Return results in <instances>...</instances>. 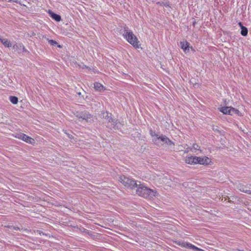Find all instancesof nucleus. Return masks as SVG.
<instances>
[{"instance_id":"nucleus-1","label":"nucleus","mask_w":251,"mask_h":251,"mask_svg":"<svg viewBox=\"0 0 251 251\" xmlns=\"http://www.w3.org/2000/svg\"><path fill=\"white\" fill-rule=\"evenodd\" d=\"M123 32L122 36L134 48H141L140 42L136 36L134 35L133 31L129 30L128 27L126 25L123 26Z\"/></svg>"},{"instance_id":"nucleus-2","label":"nucleus","mask_w":251,"mask_h":251,"mask_svg":"<svg viewBox=\"0 0 251 251\" xmlns=\"http://www.w3.org/2000/svg\"><path fill=\"white\" fill-rule=\"evenodd\" d=\"M101 118L105 120L106 126L110 129H119L121 128V124L117 119H114L112 114L106 111H102L100 114Z\"/></svg>"},{"instance_id":"nucleus-3","label":"nucleus","mask_w":251,"mask_h":251,"mask_svg":"<svg viewBox=\"0 0 251 251\" xmlns=\"http://www.w3.org/2000/svg\"><path fill=\"white\" fill-rule=\"evenodd\" d=\"M138 185L137 187V194L144 198H152L156 196L157 192L155 190L151 189L141 184L138 181Z\"/></svg>"},{"instance_id":"nucleus-4","label":"nucleus","mask_w":251,"mask_h":251,"mask_svg":"<svg viewBox=\"0 0 251 251\" xmlns=\"http://www.w3.org/2000/svg\"><path fill=\"white\" fill-rule=\"evenodd\" d=\"M152 142L158 147L165 144L168 146L171 150L175 149V143L163 134H160L158 137L153 139Z\"/></svg>"},{"instance_id":"nucleus-5","label":"nucleus","mask_w":251,"mask_h":251,"mask_svg":"<svg viewBox=\"0 0 251 251\" xmlns=\"http://www.w3.org/2000/svg\"><path fill=\"white\" fill-rule=\"evenodd\" d=\"M119 181L124 186L131 189L137 187L138 183L135 180L126 177L124 176H121L119 178Z\"/></svg>"},{"instance_id":"nucleus-6","label":"nucleus","mask_w":251,"mask_h":251,"mask_svg":"<svg viewBox=\"0 0 251 251\" xmlns=\"http://www.w3.org/2000/svg\"><path fill=\"white\" fill-rule=\"evenodd\" d=\"M12 49L20 54L22 52L25 55H28L30 54V52L25 48L22 43L14 42L13 44Z\"/></svg>"},{"instance_id":"nucleus-7","label":"nucleus","mask_w":251,"mask_h":251,"mask_svg":"<svg viewBox=\"0 0 251 251\" xmlns=\"http://www.w3.org/2000/svg\"><path fill=\"white\" fill-rule=\"evenodd\" d=\"M76 117L78 119L84 120L87 123H91L93 121V116L88 112L86 111H83L77 113L76 115Z\"/></svg>"},{"instance_id":"nucleus-8","label":"nucleus","mask_w":251,"mask_h":251,"mask_svg":"<svg viewBox=\"0 0 251 251\" xmlns=\"http://www.w3.org/2000/svg\"><path fill=\"white\" fill-rule=\"evenodd\" d=\"M219 111L225 115H232L231 112L236 113L237 109L231 106H223L218 108Z\"/></svg>"},{"instance_id":"nucleus-9","label":"nucleus","mask_w":251,"mask_h":251,"mask_svg":"<svg viewBox=\"0 0 251 251\" xmlns=\"http://www.w3.org/2000/svg\"><path fill=\"white\" fill-rule=\"evenodd\" d=\"M180 247L187 249H192L194 251H203V250L198 248L192 244L182 241Z\"/></svg>"},{"instance_id":"nucleus-10","label":"nucleus","mask_w":251,"mask_h":251,"mask_svg":"<svg viewBox=\"0 0 251 251\" xmlns=\"http://www.w3.org/2000/svg\"><path fill=\"white\" fill-rule=\"evenodd\" d=\"M180 47L185 53L189 52L190 49H191L192 50H194L193 47L191 46L190 44L187 41H180Z\"/></svg>"},{"instance_id":"nucleus-11","label":"nucleus","mask_w":251,"mask_h":251,"mask_svg":"<svg viewBox=\"0 0 251 251\" xmlns=\"http://www.w3.org/2000/svg\"><path fill=\"white\" fill-rule=\"evenodd\" d=\"M197 164L203 165H208L210 164L211 161L210 158L207 156L204 157H198L197 156Z\"/></svg>"},{"instance_id":"nucleus-12","label":"nucleus","mask_w":251,"mask_h":251,"mask_svg":"<svg viewBox=\"0 0 251 251\" xmlns=\"http://www.w3.org/2000/svg\"><path fill=\"white\" fill-rule=\"evenodd\" d=\"M47 12L50 17L54 21L58 22L61 21V17L60 15L54 13L50 9H49Z\"/></svg>"},{"instance_id":"nucleus-13","label":"nucleus","mask_w":251,"mask_h":251,"mask_svg":"<svg viewBox=\"0 0 251 251\" xmlns=\"http://www.w3.org/2000/svg\"><path fill=\"white\" fill-rule=\"evenodd\" d=\"M197 156H187L185 158V162L187 164L190 165H194L197 164Z\"/></svg>"},{"instance_id":"nucleus-14","label":"nucleus","mask_w":251,"mask_h":251,"mask_svg":"<svg viewBox=\"0 0 251 251\" xmlns=\"http://www.w3.org/2000/svg\"><path fill=\"white\" fill-rule=\"evenodd\" d=\"M0 42L1 43V44L4 46L5 48H12L13 44H12V43L9 40H8V39L6 38H4L1 36H0Z\"/></svg>"},{"instance_id":"nucleus-15","label":"nucleus","mask_w":251,"mask_h":251,"mask_svg":"<svg viewBox=\"0 0 251 251\" xmlns=\"http://www.w3.org/2000/svg\"><path fill=\"white\" fill-rule=\"evenodd\" d=\"M238 25L241 28V32H240L241 34L243 36H247L248 34V28L246 27V26H245L243 25L242 23L241 22H239L238 23Z\"/></svg>"},{"instance_id":"nucleus-16","label":"nucleus","mask_w":251,"mask_h":251,"mask_svg":"<svg viewBox=\"0 0 251 251\" xmlns=\"http://www.w3.org/2000/svg\"><path fill=\"white\" fill-rule=\"evenodd\" d=\"M94 86L95 90L97 91L101 92L106 90V88L100 82H95Z\"/></svg>"},{"instance_id":"nucleus-17","label":"nucleus","mask_w":251,"mask_h":251,"mask_svg":"<svg viewBox=\"0 0 251 251\" xmlns=\"http://www.w3.org/2000/svg\"><path fill=\"white\" fill-rule=\"evenodd\" d=\"M22 140L27 143H28V144H30L31 145H33L35 143V140L32 138L29 137V136H28L25 134H24V135L23 136Z\"/></svg>"},{"instance_id":"nucleus-18","label":"nucleus","mask_w":251,"mask_h":251,"mask_svg":"<svg viewBox=\"0 0 251 251\" xmlns=\"http://www.w3.org/2000/svg\"><path fill=\"white\" fill-rule=\"evenodd\" d=\"M5 227L8 228L11 231H13V230L18 231V230H19L20 231H24L25 230L23 227L21 228V227H20L19 226H12V225H8L7 226H6Z\"/></svg>"},{"instance_id":"nucleus-19","label":"nucleus","mask_w":251,"mask_h":251,"mask_svg":"<svg viewBox=\"0 0 251 251\" xmlns=\"http://www.w3.org/2000/svg\"><path fill=\"white\" fill-rule=\"evenodd\" d=\"M47 40L50 46H57V47L58 48H62V46L58 44L57 41H56L54 40H52V39H49L48 38Z\"/></svg>"},{"instance_id":"nucleus-20","label":"nucleus","mask_w":251,"mask_h":251,"mask_svg":"<svg viewBox=\"0 0 251 251\" xmlns=\"http://www.w3.org/2000/svg\"><path fill=\"white\" fill-rule=\"evenodd\" d=\"M82 234L84 236L88 235L92 238L95 237V232L91 231L86 229H85V231L83 232Z\"/></svg>"},{"instance_id":"nucleus-21","label":"nucleus","mask_w":251,"mask_h":251,"mask_svg":"<svg viewBox=\"0 0 251 251\" xmlns=\"http://www.w3.org/2000/svg\"><path fill=\"white\" fill-rule=\"evenodd\" d=\"M190 150L192 152H196L197 151L200 150V147L198 144L194 143L193 144L192 147L190 148Z\"/></svg>"},{"instance_id":"nucleus-22","label":"nucleus","mask_w":251,"mask_h":251,"mask_svg":"<svg viewBox=\"0 0 251 251\" xmlns=\"http://www.w3.org/2000/svg\"><path fill=\"white\" fill-rule=\"evenodd\" d=\"M9 100L10 101L14 104H16L18 102V98L16 96H10L9 98Z\"/></svg>"},{"instance_id":"nucleus-23","label":"nucleus","mask_w":251,"mask_h":251,"mask_svg":"<svg viewBox=\"0 0 251 251\" xmlns=\"http://www.w3.org/2000/svg\"><path fill=\"white\" fill-rule=\"evenodd\" d=\"M149 132L150 135L152 138V140L154 138L158 137L159 136L158 134L156 133L155 131L153 130L152 129H150Z\"/></svg>"},{"instance_id":"nucleus-24","label":"nucleus","mask_w":251,"mask_h":251,"mask_svg":"<svg viewBox=\"0 0 251 251\" xmlns=\"http://www.w3.org/2000/svg\"><path fill=\"white\" fill-rule=\"evenodd\" d=\"M24 134V133L21 132L16 133L14 134V137L17 139L22 140Z\"/></svg>"},{"instance_id":"nucleus-25","label":"nucleus","mask_w":251,"mask_h":251,"mask_svg":"<svg viewBox=\"0 0 251 251\" xmlns=\"http://www.w3.org/2000/svg\"><path fill=\"white\" fill-rule=\"evenodd\" d=\"M74 228L75 229L78 230L82 233H83L85 230V228L82 226H74Z\"/></svg>"},{"instance_id":"nucleus-26","label":"nucleus","mask_w":251,"mask_h":251,"mask_svg":"<svg viewBox=\"0 0 251 251\" xmlns=\"http://www.w3.org/2000/svg\"><path fill=\"white\" fill-rule=\"evenodd\" d=\"M240 190L245 193L251 195V190H248L245 188H240Z\"/></svg>"},{"instance_id":"nucleus-27","label":"nucleus","mask_w":251,"mask_h":251,"mask_svg":"<svg viewBox=\"0 0 251 251\" xmlns=\"http://www.w3.org/2000/svg\"><path fill=\"white\" fill-rule=\"evenodd\" d=\"M37 234L40 235H46V234H45L43 231L40 230H37L36 231Z\"/></svg>"},{"instance_id":"nucleus-28","label":"nucleus","mask_w":251,"mask_h":251,"mask_svg":"<svg viewBox=\"0 0 251 251\" xmlns=\"http://www.w3.org/2000/svg\"><path fill=\"white\" fill-rule=\"evenodd\" d=\"M6 1L8 2H15L16 3H19V1L18 0H6Z\"/></svg>"},{"instance_id":"nucleus-29","label":"nucleus","mask_w":251,"mask_h":251,"mask_svg":"<svg viewBox=\"0 0 251 251\" xmlns=\"http://www.w3.org/2000/svg\"><path fill=\"white\" fill-rule=\"evenodd\" d=\"M182 241V240H177V241H175V243L177 245L180 246Z\"/></svg>"},{"instance_id":"nucleus-30","label":"nucleus","mask_w":251,"mask_h":251,"mask_svg":"<svg viewBox=\"0 0 251 251\" xmlns=\"http://www.w3.org/2000/svg\"><path fill=\"white\" fill-rule=\"evenodd\" d=\"M190 148H191V147H188L186 149V151H185V152H189V151H190Z\"/></svg>"},{"instance_id":"nucleus-31","label":"nucleus","mask_w":251,"mask_h":251,"mask_svg":"<svg viewBox=\"0 0 251 251\" xmlns=\"http://www.w3.org/2000/svg\"><path fill=\"white\" fill-rule=\"evenodd\" d=\"M196 24V21H194L193 22V24H192L194 26H195Z\"/></svg>"},{"instance_id":"nucleus-32","label":"nucleus","mask_w":251,"mask_h":251,"mask_svg":"<svg viewBox=\"0 0 251 251\" xmlns=\"http://www.w3.org/2000/svg\"><path fill=\"white\" fill-rule=\"evenodd\" d=\"M249 188H250V189H251V184H249Z\"/></svg>"},{"instance_id":"nucleus-33","label":"nucleus","mask_w":251,"mask_h":251,"mask_svg":"<svg viewBox=\"0 0 251 251\" xmlns=\"http://www.w3.org/2000/svg\"><path fill=\"white\" fill-rule=\"evenodd\" d=\"M78 95H81V93L80 92L78 93Z\"/></svg>"}]
</instances>
